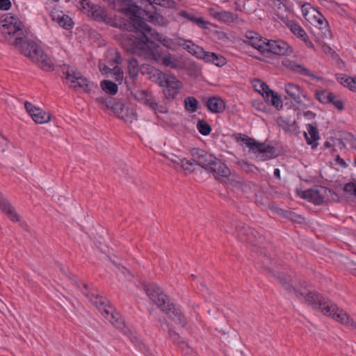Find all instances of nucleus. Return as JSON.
Wrapping results in <instances>:
<instances>
[{
	"label": "nucleus",
	"instance_id": "53",
	"mask_svg": "<svg viewBox=\"0 0 356 356\" xmlns=\"http://www.w3.org/2000/svg\"><path fill=\"white\" fill-rule=\"evenodd\" d=\"M197 165L195 161L192 160L184 159V165L181 167L185 170L189 172H193L195 170L194 165Z\"/></svg>",
	"mask_w": 356,
	"mask_h": 356
},
{
	"label": "nucleus",
	"instance_id": "4",
	"mask_svg": "<svg viewBox=\"0 0 356 356\" xmlns=\"http://www.w3.org/2000/svg\"><path fill=\"white\" fill-rule=\"evenodd\" d=\"M122 1L128 6L124 10V14L129 15L130 19L127 24H135L140 28H141V25L146 26L147 23L145 22L144 17L141 16L140 11L144 12L146 15L150 11L147 8L142 9L134 0H122ZM139 3L145 5V7L151 6L154 8V10L149 15V22L154 24V22H156V7L154 4L156 3V0H140Z\"/></svg>",
	"mask_w": 356,
	"mask_h": 356
},
{
	"label": "nucleus",
	"instance_id": "46",
	"mask_svg": "<svg viewBox=\"0 0 356 356\" xmlns=\"http://www.w3.org/2000/svg\"><path fill=\"white\" fill-rule=\"evenodd\" d=\"M168 334L174 343L178 345L185 343L183 338L180 337V335L177 332H175L171 327H169L168 328Z\"/></svg>",
	"mask_w": 356,
	"mask_h": 356
},
{
	"label": "nucleus",
	"instance_id": "2",
	"mask_svg": "<svg viewBox=\"0 0 356 356\" xmlns=\"http://www.w3.org/2000/svg\"><path fill=\"white\" fill-rule=\"evenodd\" d=\"M192 160L204 168L208 173L212 174L215 179L219 177L228 178L231 170L221 159L200 148H193L191 150Z\"/></svg>",
	"mask_w": 356,
	"mask_h": 356
},
{
	"label": "nucleus",
	"instance_id": "15",
	"mask_svg": "<svg viewBox=\"0 0 356 356\" xmlns=\"http://www.w3.org/2000/svg\"><path fill=\"white\" fill-rule=\"evenodd\" d=\"M264 54L272 53L278 56H288L292 53L289 44L282 40H266Z\"/></svg>",
	"mask_w": 356,
	"mask_h": 356
},
{
	"label": "nucleus",
	"instance_id": "16",
	"mask_svg": "<svg viewBox=\"0 0 356 356\" xmlns=\"http://www.w3.org/2000/svg\"><path fill=\"white\" fill-rule=\"evenodd\" d=\"M136 287L145 293L148 298L146 305L147 309L149 315L154 314V305L156 304V284L149 280H142L139 282Z\"/></svg>",
	"mask_w": 356,
	"mask_h": 356
},
{
	"label": "nucleus",
	"instance_id": "25",
	"mask_svg": "<svg viewBox=\"0 0 356 356\" xmlns=\"http://www.w3.org/2000/svg\"><path fill=\"white\" fill-rule=\"evenodd\" d=\"M131 94L135 99L143 103L156 113V99L153 96L149 95L146 90H138L135 93L131 92Z\"/></svg>",
	"mask_w": 356,
	"mask_h": 356
},
{
	"label": "nucleus",
	"instance_id": "14",
	"mask_svg": "<svg viewBox=\"0 0 356 356\" xmlns=\"http://www.w3.org/2000/svg\"><path fill=\"white\" fill-rule=\"evenodd\" d=\"M83 287L86 289V292H83L86 296L90 298L91 302L95 305L99 310H103L108 314L112 313L113 306L111 302L104 296L99 295L96 291L97 289L90 288L88 284H83Z\"/></svg>",
	"mask_w": 356,
	"mask_h": 356
},
{
	"label": "nucleus",
	"instance_id": "38",
	"mask_svg": "<svg viewBox=\"0 0 356 356\" xmlns=\"http://www.w3.org/2000/svg\"><path fill=\"white\" fill-rule=\"evenodd\" d=\"M238 16L230 11L220 10L217 20L223 23H232L237 22Z\"/></svg>",
	"mask_w": 356,
	"mask_h": 356
},
{
	"label": "nucleus",
	"instance_id": "60",
	"mask_svg": "<svg viewBox=\"0 0 356 356\" xmlns=\"http://www.w3.org/2000/svg\"><path fill=\"white\" fill-rule=\"evenodd\" d=\"M99 68L102 74H111L113 72V69H111L106 65H103L102 67L101 64H99Z\"/></svg>",
	"mask_w": 356,
	"mask_h": 356
},
{
	"label": "nucleus",
	"instance_id": "10",
	"mask_svg": "<svg viewBox=\"0 0 356 356\" xmlns=\"http://www.w3.org/2000/svg\"><path fill=\"white\" fill-rule=\"evenodd\" d=\"M264 268L278 280L283 289L288 291V293L293 294L298 299L302 296V288L303 287V284L299 282L298 284H294L292 275L284 272L276 273L268 266H264Z\"/></svg>",
	"mask_w": 356,
	"mask_h": 356
},
{
	"label": "nucleus",
	"instance_id": "3",
	"mask_svg": "<svg viewBox=\"0 0 356 356\" xmlns=\"http://www.w3.org/2000/svg\"><path fill=\"white\" fill-rule=\"evenodd\" d=\"M13 44L19 48L21 54L37 63L43 70H54V65L51 60L44 52L41 47L33 40L18 37L15 39Z\"/></svg>",
	"mask_w": 356,
	"mask_h": 356
},
{
	"label": "nucleus",
	"instance_id": "18",
	"mask_svg": "<svg viewBox=\"0 0 356 356\" xmlns=\"http://www.w3.org/2000/svg\"><path fill=\"white\" fill-rule=\"evenodd\" d=\"M330 311L325 315L331 316L333 319L346 326H351L356 329V323L353 319L342 309H339L337 305L332 303L330 305Z\"/></svg>",
	"mask_w": 356,
	"mask_h": 356
},
{
	"label": "nucleus",
	"instance_id": "5",
	"mask_svg": "<svg viewBox=\"0 0 356 356\" xmlns=\"http://www.w3.org/2000/svg\"><path fill=\"white\" fill-rule=\"evenodd\" d=\"M157 307L163 312L170 319L181 327L187 325V319L181 309L174 304L170 298L157 286Z\"/></svg>",
	"mask_w": 356,
	"mask_h": 356
},
{
	"label": "nucleus",
	"instance_id": "36",
	"mask_svg": "<svg viewBox=\"0 0 356 356\" xmlns=\"http://www.w3.org/2000/svg\"><path fill=\"white\" fill-rule=\"evenodd\" d=\"M157 42H159L163 47H166L168 49H171L172 51L177 50L178 47V40L175 42L172 38L164 35L162 33H159L157 32Z\"/></svg>",
	"mask_w": 356,
	"mask_h": 356
},
{
	"label": "nucleus",
	"instance_id": "41",
	"mask_svg": "<svg viewBox=\"0 0 356 356\" xmlns=\"http://www.w3.org/2000/svg\"><path fill=\"white\" fill-rule=\"evenodd\" d=\"M288 26L290 28L291 31L298 38L302 39V38L307 37L305 31L298 23L292 21L288 24Z\"/></svg>",
	"mask_w": 356,
	"mask_h": 356
},
{
	"label": "nucleus",
	"instance_id": "24",
	"mask_svg": "<svg viewBox=\"0 0 356 356\" xmlns=\"http://www.w3.org/2000/svg\"><path fill=\"white\" fill-rule=\"evenodd\" d=\"M178 47H183L189 54L200 59L204 49L195 44L191 40H187L182 38H178Z\"/></svg>",
	"mask_w": 356,
	"mask_h": 356
},
{
	"label": "nucleus",
	"instance_id": "8",
	"mask_svg": "<svg viewBox=\"0 0 356 356\" xmlns=\"http://www.w3.org/2000/svg\"><path fill=\"white\" fill-rule=\"evenodd\" d=\"M157 83L163 88V93L168 100L172 101L183 87L182 83L175 76L157 70Z\"/></svg>",
	"mask_w": 356,
	"mask_h": 356
},
{
	"label": "nucleus",
	"instance_id": "52",
	"mask_svg": "<svg viewBox=\"0 0 356 356\" xmlns=\"http://www.w3.org/2000/svg\"><path fill=\"white\" fill-rule=\"evenodd\" d=\"M157 5L167 8H172L176 6L177 3L173 0H157Z\"/></svg>",
	"mask_w": 356,
	"mask_h": 356
},
{
	"label": "nucleus",
	"instance_id": "21",
	"mask_svg": "<svg viewBox=\"0 0 356 356\" xmlns=\"http://www.w3.org/2000/svg\"><path fill=\"white\" fill-rule=\"evenodd\" d=\"M284 65L293 72L298 73L305 76H309L313 80H322V78L315 75L310 70L305 67L304 65L297 63L294 60H286L284 63Z\"/></svg>",
	"mask_w": 356,
	"mask_h": 356
},
{
	"label": "nucleus",
	"instance_id": "23",
	"mask_svg": "<svg viewBox=\"0 0 356 356\" xmlns=\"http://www.w3.org/2000/svg\"><path fill=\"white\" fill-rule=\"evenodd\" d=\"M143 70H145L148 74H151L153 71V67H150L149 65L145 66L144 65L139 67L138 62L136 58H131L128 60L129 76L133 81L136 79L140 71L142 74H145V71Z\"/></svg>",
	"mask_w": 356,
	"mask_h": 356
},
{
	"label": "nucleus",
	"instance_id": "31",
	"mask_svg": "<svg viewBox=\"0 0 356 356\" xmlns=\"http://www.w3.org/2000/svg\"><path fill=\"white\" fill-rule=\"evenodd\" d=\"M206 63H211L218 67H222L227 63V60L224 56L216 53L203 51L201 58Z\"/></svg>",
	"mask_w": 356,
	"mask_h": 356
},
{
	"label": "nucleus",
	"instance_id": "13",
	"mask_svg": "<svg viewBox=\"0 0 356 356\" xmlns=\"http://www.w3.org/2000/svg\"><path fill=\"white\" fill-rule=\"evenodd\" d=\"M79 8L97 22H105L108 18L106 10L100 6L92 3L89 0H80Z\"/></svg>",
	"mask_w": 356,
	"mask_h": 356
},
{
	"label": "nucleus",
	"instance_id": "43",
	"mask_svg": "<svg viewBox=\"0 0 356 356\" xmlns=\"http://www.w3.org/2000/svg\"><path fill=\"white\" fill-rule=\"evenodd\" d=\"M197 129L203 136H208L211 132V127L204 120H198L197 122Z\"/></svg>",
	"mask_w": 356,
	"mask_h": 356
},
{
	"label": "nucleus",
	"instance_id": "32",
	"mask_svg": "<svg viewBox=\"0 0 356 356\" xmlns=\"http://www.w3.org/2000/svg\"><path fill=\"white\" fill-rule=\"evenodd\" d=\"M317 15H314L316 22L319 25L317 29L320 31L318 34H321L323 38H327L330 35L331 32L329 29V24L326 19L318 11L316 12Z\"/></svg>",
	"mask_w": 356,
	"mask_h": 356
},
{
	"label": "nucleus",
	"instance_id": "57",
	"mask_svg": "<svg viewBox=\"0 0 356 356\" xmlns=\"http://www.w3.org/2000/svg\"><path fill=\"white\" fill-rule=\"evenodd\" d=\"M62 15H63L62 11L57 10L56 9L51 11L49 13V16L51 17V19L53 21H56L57 22L59 20V18H60V17L62 16Z\"/></svg>",
	"mask_w": 356,
	"mask_h": 356
},
{
	"label": "nucleus",
	"instance_id": "58",
	"mask_svg": "<svg viewBox=\"0 0 356 356\" xmlns=\"http://www.w3.org/2000/svg\"><path fill=\"white\" fill-rule=\"evenodd\" d=\"M208 12H209V14L212 17L217 19L218 14L220 13V10L218 9V7H209V8H208Z\"/></svg>",
	"mask_w": 356,
	"mask_h": 356
},
{
	"label": "nucleus",
	"instance_id": "51",
	"mask_svg": "<svg viewBox=\"0 0 356 356\" xmlns=\"http://www.w3.org/2000/svg\"><path fill=\"white\" fill-rule=\"evenodd\" d=\"M335 77L337 81L343 86L348 88V85H350V81L348 80L350 76H348L347 75L343 74H336Z\"/></svg>",
	"mask_w": 356,
	"mask_h": 356
},
{
	"label": "nucleus",
	"instance_id": "27",
	"mask_svg": "<svg viewBox=\"0 0 356 356\" xmlns=\"http://www.w3.org/2000/svg\"><path fill=\"white\" fill-rule=\"evenodd\" d=\"M0 210H1L11 221L19 222L20 220V217L17 213L15 208L4 198L1 193H0Z\"/></svg>",
	"mask_w": 356,
	"mask_h": 356
},
{
	"label": "nucleus",
	"instance_id": "61",
	"mask_svg": "<svg viewBox=\"0 0 356 356\" xmlns=\"http://www.w3.org/2000/svg\"><path fill=\"white\" fill-rule=\"evenodd\" d=\"M330 104H332L337 109L341 111L344 108L343 102L341 100H335V99H332V102Z\"/></svg>",
	"mask_w": 356,
	"mask_h": 356
},
{
	"label": "nucleus",
	"instance_id": "26",
	"mask_svg": "<svg viewBox=\"0 0 356 356\" xmlns=\"http://www.w3.org/2000/svg\"><path fill=\"white\" fill-rule=\"evenodd\" d=\"M247 40L245 43L251 45L254 48L257 49L261 54H264V44L267 40L263 38L257 33L254 31H248L245 35Z\"/></svg>",
	"mask_w": 356,
	"mask_h": 356
},
{
	"label": "nucleus",
	"instance_id": "17",
	"mask_svg": "<svg viewBox=\"0 0 356 356\" xmlns=\"http://www.w3.org/2000/svg\"><path fill=\"white\" fill-rule=\"evenodd\" d=\"M95 102L102 108L113 111L119 118L124 113V104L120 99L105 96L97 97Z\"/></svg>",
	"mask_w": 356,
	"mask_h": 356
},
{
	"label": "nucleus",
	"instance_id": "28",
	"mask_svg": "<svg viewBox=\"0 0 356 356\" xmlns=\"http://www.w3.org/2000/svg\"><path fill=\"white\" fill-rule=\"evenodd\" d=\"M205 105L208 110L213 113H221L225 109V102L218 96H212L207 99Z\"/></svg>",
	"mask_w": 356,
	"mask_h": 356
},
{
	"label": "nucleus",
	"instance_id": "30",
	"mask_svg": "<svg viewBox=\"0 0 356 356\" xmlns=\"http://www.w3.org/2000/svg\"><path fill=\"white\" fill-rule=\"evenodd\" d=\"M307 130L308 134L306 132L304 133L306 142L308 145H311L312 149H315L318 146L317 141L320 138L318 130L316 126L311 124L307 125Z\"/></svg>",
	"mask_w": 356,
	"mask_h": 356
},
{
	"label": "nucleus",
	"instance_id": "12",
	"mask_svg": "<svg viewBox=\"0 0 356 356\" xmlns=\"http://www.w3.org/2000/svg\"><path fill=\"white\" fill-rule=\"evenodd\" d=\"M3 17H5L1 19V22H3V24L1 25V31L3 35L11 36L17 34V38L22 37L21 35H24V24L18 17L10 14L5 15Z\"/></svg>",
	"mask_w": 356,
	"mask_h": 356
},
{
	"label": "nucleus",
	"instance_id": "33",
	"mask_svg": "<svg viewBox=\"0 0 356 356\" xmlns=\"http://www.w3.org/2000/svg\"><path fill=\"white\" fill-rule=\"evenodd\" d=\"M179 15L195 23L201 29H208V25L210 24L209 22L205 21L202 17H196L193 14L189 13L184 10H181L179 13Z\"/></svg>",
	"mask_w": 356,
	"mask_h": 356
},
{
	"label": "nucleus",
	"instance_id": "19",
	"mask_svg": "<svg viewBox=\"0 0 356 356\" xmlns=\"http://www.w3.org/2000/svg\"><path fill=\"white\" fill-rule=\"evenodd\" d=\"M24 107L32 120L37 124L47 123L51 120V114L26 101Z\"/></svg>",
	"mask_w": 356,
	"mask_h": 356
},
{
	"label": "nucleus",
	"instance_id": "64",
	"mask_svg": "<svg viewBox=\"0 0 356 356\" xmlns=\"http://www.w3.org/2000/svg\"><path fill=\"white\" fill-rule=\"evenodd\" d=\"M303 115H304V116H305L306 118H307V119H309V120L314 119V118H315V117H316V113H314V112H313V111H307L304 112V114H303Z\"/></svg>",
	"mask_w": 356,
	"mask_h": 356
},
{
	"label": "nucleus",
	"instance_id": "34",
	"mask_svg": "<svg viewBox=\"0 0 356 356\" xmlns=\"http://www.w3.org/2000/svg\"><path fill=\"white\" fill-rule=\"evenodd\" d=\"M325 188L314 187L309 188V202H312L315 205H321L324 202V196L321 193V191H325Z\"/></svg>",
	"mask_w": 356,
	"mask_h": 356
},
{
	"label": "nucleus",
	"instance_id": "62",
	"mask_svg": "<svg viewBox=\"0 0 356 356\" xmlns=\"http://www.w3.org/2000/svg\"><path fill=\"white\" fill-rule=\"evenodd\" d=\"M252 105L259 111H264L266 107V104L261 101H255Z\"/></svg>",
	"mask_w": 356,
	"mask_h": 356
},
{
	"label": "nucleus",
	"instance_id": "39",
	"mask_svg": "<svg viewBox=\"0 0 356 356\" xmlns=\"http://www.w3.org/2000/svg\"><path fill=\"white\" fill-rule=\"evenodd\" d=\"M315 97L322 104H330L332 102V99H335V95L332 92L323 90L316 92Z\"/></svg>",
	"mask_w": 356,
	"mask_h": 356
},
{
	"label": "nucleus",
	"instance_id": "20",
	"mask_svg": "<svg viewBox=\"0 0 356 356\" xmlns=\"http://www.w3.org/2000/svg\"><path fill=\"white\" fill-rule=\"evenodd\" d=\"M159 45L157 44V63L171 69L181 70L182 66L179 63V60L177 58L174 57L170 53L167 52L166 54H162L159 50Z\"/></svg>",
	"mask_w": 356,
	"mask_h": 356
},
{
	"label": "nucleus",
	"instance_id": "42",
	"mask_svg": "<svg viewBox=\"0 0 356 356\" xmlns=\"http://www.w3.org/2000/svg\"><path fill=\"white\" fill-rule=\"evenodd\" d=\"M58 24L65 30H71L74 25L72 19L69 15L65 14H63L60 18H59Z\"/></svg>",
	"mask_w": 356,
	"mask_h": 356
},
{
	"label": "nucleus",
	"instance_id": "29",
	"mask_svg": "<svg viewBox=\"0 0 356 356\" xmlns=\"http://www.w3.org/2000/svg\"><path fill=\"white\" fill-rule=\"evenodd\" d=\"M269 209L271 210H275L277 213L293 222L301 224L305 221L304 217H302L301 215H299L290 210H284L275 207L274 204H272L270 206H269Z\"/></svg>",
	"mask_w": 356,
	"mask_h": 356
},
{
	"label": "nucleus",
	"instance_id": "59",
	"mask_svg": "<svg viewBox=\"0 0 356 356\" xmlns=\"http://www.w3.org/2000/svg\"><path fill=\"white\" fill-rule=\"evenodd\" d=\"M348 80L350 81V85H348V88L350 90L356 92V76L349 77Z\"/></svg>",
	"mask_w": 356,
	"mask_h": 356
},
{
	"label": "nucleus",
	"instance_id": "63",
	"mask_svg": "<svg viewBox=\"0 0 356 356\" xmlns=\"http://www.w3.org/2000/svg\"><path fill=\"white\" fill-rule=\"evenodd\" d=\"M184 159H185V158H182L181 159V158H179L177 156L174 155L173 158L171 159V161H172V163H176V164L179 165L181 166V165H184Z\"/></svg>",
	"mask_w": 356,
	"mask_h": 356
},
{
	"label": "nucleus",
	"instance_id": "7",
	"mask_svg": "<svg viewBox=\"0 0 356 356\" xmlns=\"http://www.w3.org/2000/svg\"><path fill=\"white\" fill-rule=\"evenodd\" d=\"M239 138H237V140H240L250 148V151L257 154V159L259 161H267L275 158L278 155L274 146L258 142L255 139L241 134H239Z\"/></svg>",
	"mask_w": 356,
	"mask_h": 356
},
{
	"label": "nucleus",
	"instance_id": "47",
	"mask_svg": "<svg viewBox=\"0 0 356 356\" xmlns=\"http://www.w3.org/2000/svg\"><path fill=\"white\" fill-rule=\"evenodd\" d=\"M120 118L125 122L131 123L134 120H136V114L133 109L128 108L124 113H122Z\"/></svg>",
	"mask_w": 356,
	"mask_h": 356
},
{
	"label": "nucleus",
	"instance_id": "50",
	"mask_svg": "<svg viewBox=\"0 0 356 356\" xmlns=\"http://www.w3.org/2000/svg\"><path fill=\"white\" fill-rule=\"evenodd\" d=\"M343 191L346 193L356 197V184L353 181L346 184L343 186Z\"/></svg>",
	"mask_w": 356,
	"mask_h": 356
},
{
	"label": "nucleus",
	"instance_id": "45",
	"mask_svg": "<svg viewBox=\"0 0 356 356\" xmlns=\"http://www.w3.org/2000/svg\"><path fill=\"white\" fill-rule=\"evenodd\" d=\"M113 310H114V309L113 308L112 313L110 312L108 314H107L106 312H104L106 314V318H108V316L110 315L111 319H109V320L111 322V323L117 328L122 329L124 326V322H122V321L121 319H118V318L115 316V315L118 316L119 314L118 313L114 314Z\"/></svg>",
	"mask_w": 356,
	"mask_h": 356
},
{
	"label": "nucleus",
	"instance_id": "40",
	"mask_svg": "<svg viewBox=\"0 0 356 356\" xmlns=\"http://www.w3.org/2000/svg\"><path fill=\"white\" fill-rule=\"evenodd\" d=\"M198 101L193 96H188L184 99V108L189 113H194L198 108Z\"/></svg>",
	"mask_w": 356,
	"mask_h": 356
},
{
	"label": "nucleus",
	"instance_id": "55",
	"mask_svg": "<svg viewBox=\"0 0 356 356\" xmlns=\"http://www.w3.org/2000/svg\"><path fill=\"white\" fill-rule=\"evenodd\" d=\"M169 23V20L167 17L163 16L159 11L157 10V25L159 26H167Z\"/></svg>",
	"mask_w": 356,
	"mask_h": 356
},
{
	"label": "nucleus",
	"instance_id": "44",
	"mask_svg": "<svg viewBox=\"0 0 356 356\" xmlns=\"http://www.w3.org/2000/svg\"><path fill=\"white\" fill-rule=\"evenodd\" d=\"M237 165L246 173H255L259 170L256 165L244 160L238 161Z\"/></svg>",
	"mask_w": 356,
	"mask_h": 356
},
{
	"label": "nucleus",
	"instance_id": "35",
	"mask_svg": "<svg viewBox=\"0 0 356 356\" xmlns=\"http://www.w3.org/2000/svg\"><path fill=\"white\" fill-rule=\"evenodd\" d=\"M264 99L277 110L282 108L283 104L281 97L275 91L270 90L267 92L266 95H264Z\"/></svg>",
	"mask_w": 356,
	"mask_h": 356
},
{
	"label": "nucleus",
	"instance_id": "54",
	"mask_svg": "<svg viewBox=\"0 0 356 356\" xmlns=\"http://www.w3.org/2000/svg\"><path fill=\"white\" fill-rule=\"evenodd\" d=\"M272 5L274 8H277L278 10L284 9V11H289V8L282 2L281 0H271Z\"/></svg>",
	"mask_w": 356,
	"mask_h": 356
},
{
	"label": "nucleus",
	"instance_id": "49",
	"mask_svg": "<svg viewBox=\"0 0 356 356\" xmlns=\"http://www.w3.org/2000/svg\"><path fill=\"white\" fill-rule=\"evenodd\" d=\"M112 73L115 75V81H118L119 84H121L123 81L124 74L122 68L118 65H116L113 68Z\"/></svg>",
	"mask_w": 356,
	"mask_h": 356
},
{
	"label": "nucleus",
	"instance_id": "11",
	"mask_svg": "<svg viewBox=\"0 0 356 356\" xmlns=\"http://www.w3.org/2000/svg\"><path fill=\"white\" fill-rule=\"evenodd\" d=\"M235 227L236 237L242 243H249L253 246L262 243L264 237L256 229L245 225L242 222H236Z\"/></svg>",
	"mask_w": 356,
	"mask_h": 356
},
{
	"label": "nucleus",
	"instance_id": "37",
	"mask_svg": "<svg viewBox=\"0 0 356 356\" xmlns=\"http://www.w3.org/2000/svg\"><path fill=\"white\" fill-rule=\"evenodd\" d=\"M100 87L103 91L109 95H115L118 92V85L110 80L104 79L100 82Z\"/></svg>",
	"mask_w": 356,
	"mask_h": 356
},
{
	"label": "nucleus",
	"instance_id": "48",
	"mask_svg": "<svg viewBox=\"0 0 356 356\" xmlns=\"http://www.w3.org/2000/svg\"><path fill=\"white\" fill-rule=\"evenodd\" d=\"M256 82L257 84H255L254 87L257 88V86H259V88H256V90L257 92H259L260 94H261L263 97H264V95H266L267 93V92H268L269 90H271L269 88V86L264 81H261V80L257 79L256 81Z\"/></svg>",
	"mask_w": 356,
	"mask_h": 356
},
{
	"label": "nucleus",
	"instance_id": "1",
	"mask_svg": "<svg viewBox=\"0 0 356 356\" xmlns=\"http://www.w3.org/2000/svg\"><path fill=\"white\" fill-rule=\"evenodd\" d=\"M125 29L129 31L136 33L138 37L130 40L131 51L134 54L139 56H151L152 60H156V33L147 24L146 26L135 24H124Z\"/></svg>",
	"mask_w": 356,
	"mask_h": 356
},
{
	"label": "nucleus",
	"instance_id": "9",
	"mask_svg": "<svg viewBox=\"0 0 356 356\" xmlns=\"http://www.w3.org/2000/svg\"><path fill=\"white\" fill-rule=\"evenodd\" d=\"M302 284H303L302 288V296L299 299L303 298L308 305L321 310L324 314L329 312L330 309V305L332 302L327 298L323 296V294L316 291L307 290L305 282H302Z\"/></svg>",
	"mask_w": 356,
	"mask_h": 356
},
{
	"label": "nucleus",
	"instance_id": "6",
	"mask_svg": "<svg viewBox=\"0 0 356 356\" xmlns=\"http://www.w3.org/2000/svg\"><path fill=\"white\" fill-rule=\"evenodd\" d=\"M60 76L65 75L66 80L74 85L71 86L74 90L80 88L86 93H90L95 90H98V85L94 82H90L88 79L83 77L81 73L72 69L69 65L63 64L60 65Z\"/></svg>",
	"mask_w": 356,
	"mask_h": 356
},
{
	"label": "nucleus",
	"instance_id": "22",
	"mask_svg": "<svg viewBox=\"0 0 356 356\" xmlns=\"http://www.w3.org/2000/svg\"><path fill=\"white\" fill-rule=\"evenodd\" d=\"M285 92L289 97L298 104H301L302 97L306 99H309L307 95L304 94V90L298 85L292 83H288L285 85Z\"/></svg>",
	"mask_w": 356,
	"mask_h": 356
},
{
	"label": "nucleus",
	"instance_id": "56",
	"mask_svg": "<svg viewBox=\"0 0 356 356\" xmlns=\"http://www.w3.org/2000/svg\"><path fill=\"white\" fill-rule=\"evenodd\" d=\"M12 6L10 0H0V10H8Z\"/></svg>",
	"mask_w": 356,
	"mask_h": 356
}]
</instances>
